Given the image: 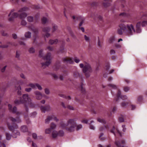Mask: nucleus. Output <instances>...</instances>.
I'll return each instance as SVG.
<instances>
[{
  "label": "nucleus",
  "instance_id": "864d4df0",
  "mask_svg": "<svg viewBox=\"0 0 147 147\" xmlns=\"http://www.w3.org/2000/svg\"><path fill=\"white\" fill-rule=\"evenodd\" d=\"M142 99V96H139L138 98V101L139 102H140Z\"/></svg>",
  "mask_w": 147,
  "mask_h": 147
},
{
  "label": "nucleus",
  "instance_id": "79ce46f5",
  "mask_svg": "<svg viewBox=\"0 0 147 147\" xmlns=\"http://www.w3.org/2000/svg\"><path fill=\"white\" fill-rule=\"evenodd\" d=\"M119 16H122L124 17H128L129 16V14L128 13H127L125 12H123V13H121L119 14Z\"/></svg>",
  "mask_w": 147,
  "mask_h": 147
},
{
  "label": "nucleus",
  "instance_id": "9b49d317",
  "mask_svg": "<svg viewBox=\"0 0 147 147\" xmlns=\"http://www.w3.org/2000/svg\"><path fill=\"white\" fill-rule=\"evenodd\" d=\"M119 27L120 29H119L117 30V32L119 34H122L123 31L125 32V29L126 28L125 25L121 23L119 25Z\"/></svg>",
  "mask_w": 147,
  "mask_h": 147
},
{
  "label": "nucleus",
  "instance_id": "473e14b6",
  "mask_svg": "<svg viewBox=\"0 0 147 147\" xmlns=\"http://www.w3.org/2000/svg\"><path fill=\"white\" fill-rule=\"evenodd\" d=\"M9 110H11V111L13 113H16V111H17V109L16 108L14 107H13V109H12L11 108H12V106L11 105L9 104Z\"/></svg>",
  "mask_w": 147,
  "mask_h": 147
},
{
  "label": "nucleus",
  "instance_id": "f8f14e48",
  "mask_svg": "<svg viewBox=\"0 0 147 147\" xmlns=\"http://www.w3.org/2000/svg\"><path fill=\"white\" fill-rule=\"evenodd\" d=\"M24 84V82L22 80H20L18 82V84L19 85L15 87L16 89L18 90V94L19 95H21V88L20 86H22Z\"/></svg>",
  "mask_w": 147,
  "mask_h": 147
},
{
  "label": "nucleus",
  "instance_id": "1a4fd4ad",
  "mask_svg": "<svg viewBox=\"0 0 147 147\" xmlns=\"http://www.w3.org/2000/svg\"><path fill=\"white\" fill-rule=\"evenodd\" d=\"M142 26L144 27L147 25V21H144L142 23L141 22H139L137 23L136 26V32L137 33H140L141 31V29L140 28L141 25Z\"/></svg>",
  "mask_w": 147,
  "mask_h": 147
},
{
  "label": "nucleus",
  "instance_id": "cd10ccee",
  "mask_svg": "<svg viewBox=\"0 0 147 147\" xmlns=\"http://www.w3.org/2000/svg\"><path fill=\"white\" fill-rule=\"evenodd\" d=\"M105 129L107 130L109 129V127L108 125H107L100 127L99 128V130L100 131H105Z\"/></svg>",
  "mask_w": 147,
  "mask_h": 147
},
{
  "label": "nucleus",
  "instance_id": "6e6552de",
  "mask_svg": "<svg viewBox=\"0 0 147 147\" xmlns=\"http://www.w3.org/2000/svg\"><path fill=\"white\" fill-rule=\"evenodd\" d=\"M14 11L15 10L14 9L11 10L10 13L8 15L9 17L11 15V17L8 19V20L9 22L13 21L14 18H17L19 16V15L17 13L14 12Z\"/></svg>",
  "mask_w": 147,
  "mask_h": 147
},
{
  "label": "nucleus",
  "instance_id": "9d476101",
  "mask_svg": "<svg viewBox=\"0 0 147 147\" xmlns=\"http://www.w3.org/2000/svg\"><path fill=\"white\" fill-rule=\"evenodd\" d=\"M39 19V16L38 15L35 16L34 18L32 16H29L27 18V21L30 22H36Z\"/></svg>",
  "mask_w": 147,
  "mask_h": 147
},
{
  "label": "nucleus",
  "instance_id": "4be33fe9",
  "mask_svg": "<svg viewBox=\"0 0 147 147\" xmlns=\"http://www.w3.org/2000/svg\"><path fill=\"white\" fill-rule=\"evenodd\" d=\"M90 16L92 18L93 17L94 19H95L96 18H97L99 20V23L101 24V25H102L101 24L103 22V20L101 16L97 15L96 16H95L94 17H93L92 15H91Z\"/></svg>",
  "mask_w": 147,
  "mask_h": 147
},
{
  "label": "nucleus",
  "instance_id": "a211bd4d",
  "mask_svg": "<svg viewBox=\"0 0 147 147\" xmlns=\"http://www.w3.org/2000/svg\"><path fill=\"white\" fill-rule=\"evenodd\" d=\"M56 126V125L54 123H51L50 125V128L47 129V131H48V133H49L51 132L52 130L55 129Z\"/></svg>",
  "mask_w": 147,
  "mask_h": 147
},
{
  "label": "nucleus",
  "instance_id": "c85d7f7f",
  "mask_svg": "<svg viewBox=\"0 0 147 147\" xmlns=\"http://www.w3.org/2000/svg\"><path fill=\"white\" fill-rule=\"evenodd\" d=\"M58 42V40L57 39H55L54 40L51 39L49 40V43L51 45L53 44H56Z\"/></svg>",
  "mask_w": 147,
  "mask_h": 147
},
{
  "label": "nucleus",
  "instance_id": "ddd939ff",
  "mask_svg": "<svg viewBox=\"0 0 147 147\" xmlns=\"http://www.w3.org/2000/svg\"><path fill=\"white\" fill-rule=\"evenodd\" d=\"M121 106L122 107L124 108H126L127 107L129 106H131V110H133L134 109L136 108V106L134 105H131L130 102L128 101L125 102H123L121 103Z\"/></svg>",
  "mask_w": 147,
  "mask_h": 147
},
{
  "label": "nucleus",
  "instance_id": "e433bc0d",
  "mask_svg": "<svg viewBox=\"0 0 147 147\" xmlns=\"http://www.w3.org/2000/svg\"><path fill=\"white\" fill-rule=\"evenodd\" d=\"M26 86L30 87L32 88H36V84L30 83Z\"/></svg>",
  "mask_w": 147,
  "mask_h": 147
},
{
  "label": "nucleus",
  "instance_id": "f03ea898",
  "mask_svg": "<svg viewBox=\"0 0 147 147\" xmlns=\"http://www.w3.org/2000/svg\"><path fill=\"white\" fill-rule=\"evenodd\" d=\"M29 9L26 7H24L20 9L18 11V12L19 13V17L20 19L22 20L21 22V24L22 25L25 26L26 24V22L23 20L27 16V14L25 13L29 11Z\"/></svg>",
  "mask_w": 147,
  "mask_h": 147
},
{
  "label": "nucleus",
  "instance_id": "ea45409f",
  "mask_svg": "<svg viewBox=\"0 0 147 147\" xmlns=\"http://www.w3.org/2000/svg\"><path fill=\"white\" fill-rule=\"evenodd\" d=\"M31 33L30 32H28L25 33V36L26 38H30L31 37Z\"/></svg>",
  "mask_w": 147,
  "mask_h": 147
},
{
  "label": "nucleus",
  "instance_id": "7c9ffc66",
  "mask_svg": "<svg viewBox=\"0 0 147 147\" xmlns=\"http://www.w3.org/2000/svg\"><path fill=\"white\" fill-rule=\"evenodd\" d=\"M115 130H116L118 133L120 134V132L118 129L117 128L115 129V128L114 126L113 127L112 129L110 130V132L111 133L113 134L114 135H115Z\"/></svg>",
  "mask_w": 147,
  "mask_h": 147
},
{
  "label": "nucleus",
  "instance_id": "338daca9",
  "mask_svg": "<svg viewBox=\"0 0 147 147\" xmlns=\"http://www.w3.org/2000/svg\"><path fill=\"white\" fill-rule=\"evenodd\" d=\"M52 76L55 79H57L58 78V76L55 74H52Z\"/></svg>",
  "mask_w": 147,
  "mask_h": 147
},
{
  "label": "nucleus",
  "instance_id": "a18cd8bd",
  "mask_svg": "<svg viewBox=\"0 0 147 147\" xmlns=\"http://www.w3.org/2000/svg\"><path fill=\"white\" fill-rule=\"evenodd\" d=\"M108 86H110L112 88L114 89H117V87L115 85L111 84H109Z\"/></svg>",
  "mask_w": 147,
  "mask_h": 147
},
{
  "label": "nucleus",
  "instance_id": "b1692460",
  "mask_svg": "<svg viewBox=\"0 0 147 147\" xmlns=\"http://www.w3.org/2000/svg\"><path fill=\"white\" fill-rule=\"evenodd\" d=\"M59 42L61 44V46L60 48V51L61 53H63L64 51V46L65 45V42L63 40L59 41Z\"/></svg>",
  "mask_w": 147,
  "mask_h": 147
},
{
  "label": "nucleus",
  "instance_id": "09e8293b",
  "mask_svg": "<svg viewBox=\"0 0 147 147\" xmlns=\"http://www.w3.org/2000/svg\"><path fill=\"white\" fill-rule=\"evenodd\" d=\"M29 51L30 53H33L35 52V50L33 47H31L29 49Z\"/></svg>",
  "mask_w": 147,
  "mask_h": 147
},
{
  "label": "nucleus",
  "instance_id": "412c9836",
  "mask_svg": "<svg viewBox=\"0 0 147 147\" xmlns=\"http://www.w3.org/2000/svg\"><path fill=\"white\" fill-rule=\"evenodd\" d=\"M52 120H54L57 122L59 121L58 119L53 115L48 116L47 117V121H49Z\"/></svg>",
  "mask_w": 147,
  "mask_h": 147
},
{
  "label": "nucleus",
  "instance_id": "20e7f679",
  "mask_svg": "<svg viewBox=\"0 0 147 147\" xmlns=\"http://www.w3.org/2000/svg\"><path fill=\"white\" fill-rule=\"evenodd\" d=\"M80 67L81 68H83V71L85 74L86 76L88 77L90 76V73L91 72L92 69L89 64L86 62H84V64H80Z\"/></svg>",
  "mask_w": 147,
  "mask_h": 147
},
{
  "label": "nucleus",
  "instance_id": "680f3d73",
  "mask_svg": "<svg viewBox=\"0 0 147 147\" xmlns=\"http://www.w3.org/2000/svg\"><path fill=\"white\" fill-rule=\"evenodd\" d=\"M129 89V87L125 86L124 88V90L125 92L128 91Z\"/></svg>",
  "mask_w": 147,
  "mask_h": 147
},
{
  "label": "nucleus",
  "instance_id": "f704fd0d",
  "mask_svg": "<svg viewBox=\"0 0 147 147\" xmlns=\"http://www.w3.org/2000/svg\"><path fill=\"white\" fill-rule=\"evenodd\" d=\"M64 132L62 130H60L58 132V135L59 136H63L64 135Z\"/></svg>",
  "mask_w": 147,
  "mask_h": 147
},
{
  "label": "nucleus",
  "instance_id": "a19ab883",
  "mask_svg": "<svg viewBox=\"0 0 147 147\" xmlns=\"http://www.w3.org/2000/svg\"><path fill=\"white\" fill-rule=\"evenodd\" d=\"M97 121L100 123L105 124L106 123V122L105 120L103 119H101L100 118H98L97 119Z\"/></svg>",
  "mask_w": 147,
  "mask_h": 147
},
{
  "label": "nucleus",
  "instance_id": "bf43d9fd",
  "mask_svg": "<svg viewBox=\"0 0 147 147\" xmlns=\"http://www.w3.org/2000/svg\"><path fill=\"white\" fill-rule=\"evenodd\" d=\"M115 38L114 36H113L110 38L109 40V42L110 43H112L114 40Z\"/></svg>",
  "mask_w": 147,
  "mask_h": 147
},
{
  "label": "nucleus",
  "instance_id": "f257e3e1",
  "mask_svg": "<svg viewBox=\"0 0 147 147\" xmlns=\"http://www.w3.org/2000/svg\"><path fill=\"white\" fill-rule=\"evenodd\" d=\"M76 119L74 118L69 119L66 124L63 122L61 121L60 123V127L63 129H65L69 132L74 131L75 127L76 130L78 131L82 128L81 124L77 125L76 121Z\"/></svg>",
  "mask_w": 147,
  "mask_h": 147
},
{
  "label": "nucleus",
  "instance_id": "c756f323",
  "mask_svg": "<svg viewBox=\"0 0 147 147\" xmlns=\"http://www.w3.org/2000/svg\"><path fill=\"white\" fill-rule=\"evenodd\" d=\"M57 136H58V132L55 130L53 131L52 133V137L53 138H55Z\"/></svg>",
  "mask_w": 147,
  "mask_h": 147
},
{
  "label": "nucleus",
  "instance_id": "393cba45",
  "mask_svg": "<svg viewBox=\"0 0 147 147\" xmlns=\"http://www.w3.org/2000/svg\"><path fill=\"white\" fill-rule=\"evenodd\" d=\"M36 97L37 99H40L42 97V95L38 91H36L34 92Z\"/></svg>",
  "mask_w": 147,
  "mask_h": 147
},
{
  "label": "nucleus",
  "instance_id": "774afa93",
  "mask_svg": "<svg viewBox=\"0 0 147 147\" xmlns=\"http://www.w3.org/2000/svg\"><path fill=\"white\" fill-rule=\"evenodd\" d=\"M84 38L87 41H89V38L88 37H87L86 35H85L84 36Z\"/></svg>",
  "mask_w": 147,
  "mask_h": 147
},
{
  "label": "nucleus",
  "instance_id": "423d86ee",
  "mask_svg": "<svg viewBox=\"0 0 147 147\" xmlns=\"http://www.w3.org/2000/svg\"><path fill=\"white\" fill-rule=\"evenodd\" d=\"M125 32L128 35H132L134 32H136L133 25L132 24H127L126 26Z\"/></svg>",
  "mask_w": 147,
  "mask_h": 147
},
{
  "label": "nucleus",
  "instance_id": "0e129e2a",
  "mask_svg": "<svg viewBox=\"0 0 147 147\" xmlns=\"http://www.w3.org/2000/svg\"><path fill=\"white\" fill-rule=\"evenodd\" d=\"M74 60L75 62L77 63H78L80 61V60L79 59H78L77 57H75L74 58Z\"/></svg>",
  "mask_w": 147,
  "mask_h": 147
},
{
  "label": "nucleus",
  "instance_id": "0eeeda50",
  "mask_svg": "<svg viewBox=\"0 0 147 147\" xmlns=\"http://www.w3.org/2000/svg\"><path fill=\"white\" fill-rule=\"evenodd\" d=\"M44 51L43 50H40L39 51V57L41 58L42 60L45 61V62H41V64L42 68H45L46 67V56L44 53Z\"/></svg>",
  "mask_w": 147,
  "mask_h": 147
},
{
  "label": "nucleus",
  "instance_id": "7ed1b4c3",
  "mask_svg": "<svg viewBox=\"0 0 147 147\" xmlns=\"http://www.w3.org/2000/svg\"><path fill=\"white\" fill-rule=\"evenodd\" d=\"M31 99L27 94H24L23 95L22 98H21L20 100H16L15 103L16 104L24 103L26 107V111H27L26 106L29 105L31 103Z\"/></svg>",
  "mask_w": 147,
  "mask_h": 147
},
{
  "label": "nucleus",
  "instance_id": "c03bdc74",
  "mask_svg": "<svg viewBox=\"0 0 147 147\" xmlns=\"http://www.w3.org/2000/svg\"><path fill=\"white\" fill-rule=\"evenodd\" d=\"M40 109L42 113H45L46 111V108L45 107L42 106L41 107Z\"/></svg>",
  "mask_w": 147,
  "mask_h": 147
},
{
  "label": "nucleus",
  "instance_id": "13d9d810",
  "mask_svg": "<svg viewBox=\"0 0 147 147\" xmlns=\"http://www.w3.org/2000/svg\"><path fill=\"white\" fill-rule=\"evenodd\" d=\"M37 114L36 112H34L31 113V116L32 117H35Z\"/></svg>",
  "mask_w": 147,
  "mask_h": 147
},
{
  "label": "nucleus",
  "instance_id": "dca6fc26",
  "mask_svg": "<svg viewBox=\"0 0 147 147\" xmlns=\"http://www.w3.org/2000/svg\"><path fill=\"white\" fill-rule=\"evenodd\" d=\"M52 59L51 53H49L47 54V67L51 64Z\"/></svg>",
  "mask_w": 147,
  "mask_h": 147
},
{
  "label": "nucleus",
  "instance_id": "3c124183",
  "mask_svg": "<svg viewBox=\"0 0 147 147\" xmlns=\"http://www.w3.org/2000/svg\"><path fill=\"white\" fill-rule=\"evenodd\" d=\"M98 4V3L95 2L92 3L91 5L92 7L96 6L99 5Z\"/></svg>",
  "mask_w": 147,
  "mask_h": 147
},
{
  "label": "nucleus",
  "instance_id": "e2e57ef3",
  "mask_svg": "<svg viewBox=\"0 0 147 147\" xmlns=\"http://www.w3.org/2000/svg\"><path fill=\"white\" fill-rule=\"evenodd\" d=\"M32 89L31 88H26L25 90L27 92H29L31 91Z\"/></svg>",
  "mask_w": 147,
  "mask_h": 147
},
{
  "label": "nucleus",
  "instance_id": "2f4dec72",
  "mask_svg": "<svg viewBox=\"0 0 147 147\" xmlns=\"http://www.w3.org/2000/svg\"><path fill=\"white\" fill-rule=\"evenodd\" d=\"M20 130L23 132H26L28 131V128L26 126L23 125L21 127Z\"/></svg>",
  "mask_w": 147,
  "mask_h": 147
},
{
  "label": "nucleus",
  "instance_id": "5fc2aeb1",
  "mask_svg": "<svg viewBox=\"0 0 147 147\" xmlns=\"http://www.w3.org/2000/svg\"><path fill=\"white\" fill-rule=\"evenodd\" d=\"M37 87L39 90H41L42 88L41 86L38 84H36V88Z\"/></svg>",
  "mask_w": 147,
  "mask_h": 147
},
{
  "label": "nucleus",
  "instance_id": "052dcab7",
  "mask_svg": "<svg viewBox=\"0 0 147 147\" xmlns=\"http://www.w3.org/2000/svg\"><path fill=\"white\" fill-rule=\"evenodd\" d=\"M32 136L33 138H34V139H36L37 138V134L34 133H33L32 134Z\"/></svg>",
  "mask_w": 147,
  "mask_h": 147
},
{
  "label": "nucleus",
  "instance_id": "58836bf2",
  "mask_svg": "<svg viewBox=\"0 0 147 147\" xmlns=\"http://www.w3.org/2000/svg\"><path fill=\"white\" fill-rule=\"evenodd\" d=\"M81 19L82 20L80 22V23L79 24V26H80L82 25V24H83L84 22V20L82 19V17L80 16L77 17V19L78 20H79V19Z\"/></svg>",
  "mask_w": 147,
  "mask_h": 147
},
{
  "label": "nucleus",
  "instance_id": "a878e982",
  "mask_svg": "<svg viewBox=\"0 0 147 147\" xmlns=\"http://www.w3.org/2000/svg\"><path fill=\"white\" fill-rule=\"evenodd\" d=\"M61 105L63 106V107L65 108H67L68 109H69L70 110H74V108L73 107H72V106H70L69 105H67L66 106L65 105V104L63 102H62L61 103Z\"/></svg>",
  "mask_w": 147,
  "mask_h": 147
},
{
  "label": "nucleus",
  "instance_id": "4d7b16f0",
  "mask_svg": "<svg viewBox=\"0 0 147 147\" xmlns=\"http://www.w3.org/2000/svg\"><path fill=\"white\" fill-rule=\"evenodd\" d=\"M103 133H101L99 136V138L101 140H103L105 139V138H101V137L103 136Z\"/></svg>",
  "mask_w": 147,
  "mask_h": 147
},
{
  "label": "nucleus",
  "instance_id": "37998d69",
  "mask_svg": "<svg viewBox=\"0 0 147 147\" xmlns=\"http://www.w3.org/2000/svg\"><path fill=\"white\" fill-rule=\"evenodd\" d=\"M6 138L7 140H9L10 139L11 137V135L8 133H6Z\"/></svg>",
  "mask_w": 147,
  "mask_h": 147
},
{
  "label": "nucleus",
  "instance_id": "72a5a7b5",
  "mask_svg": "<svg viewBox=\"0 0 147 147\" xmlns=\"http://www.w3.org/2000/svg\"><path fill=\"white\" fill-rule=\"evenodd\" d=\"M46 23V18L43 17L41 19V24L42 25H45Z\"/></svg>",
  "mask_w": 147,
  "mask_h": 147
},
{
  "label": "nucleus",
  "instance_id": "6e6d98bb",
  "mask_svg": "<svg viewBox=\"0 0 147 147\" xmlns=\"http://www.w3.org/2000/svg\"><path fill=\"white\" fill-rule=\"evenodd\" d=\"M53 32H54L57 30V26L55 24H53Z\"/></svg>",
  "mask_w": 147,
  "mask_h": 147
},
{
  "label": "nucleus",
  "instance_id": "69168bd1",
  "mask_svg": "<svg viewBox=\"0 0 147 147\" xmlns=\"http://www.w3.org/2000/svg\"><path fill=\"white\" fill-rule=\"evenodd\" d=\"M1 33L2 34L3 36H6L7 35V33L4 31H2Z\"/></svg>",
  "mask_w": 147,
  "mask_h": 147
},
{
  "label": "nucleus",
  "instance_id": "6ab92c4d",
  "mask_svg": "<svg viewBox=\"0 0 147 147\" xmlns=\"http://www.w3.org/2000/svg\"><path fill=\"white\" fill-rule=\"evenodd\" d=\"M121 143L119 141H117L116 140L115 144L118 147H124L122 146V145H123L125 144V141L124 140H121Z\"/></svg>",
  "mask_w": 147,
  "mask_h": 147
},
{
  "label": "nucleus",
  "instance_id": "8fccbe9b",
  "mask_svg": "<svg viewBox=\"0 0 147 147\" xmlns=\"http://www.w3.org/2000/svg\"><path fill=\"white\" fill-rule=\"evenodd\" d=\"M93 122H94V121H90V129H91L94 130L95 129L93 125L91 124V123Z\"/></svg>",
  "mask_w": 147,
  "mask_h": 147
},
{
  "label": "nucleus",
  "instance_id": "2eb2a0df",
  "mask_svg": "<svg viewBox=\"0 0 147 147\" xmlns=\"http://www.w3.org/2000/svg\"><path fill=\"white\" fill-rule=\"evenodd\" d=\"M62 61L64 63L72 64L74 63V61L71 58L68 57L62 58Z\"/></svg>",
  "mask_w": 147,
  "mask_h": 147
},
{
  "label": "nucleus",
  "instance_id": "f3484780",
  "mask_svg": "<svg viewBox=\"0 0 147 147\" xmlns=\"http://www.w3.org/2000/svg\"><path fill=\"white\" fill-rule=\"evenodd\" d=\"M60 62L59 61H57L53 67V68L54 70L57 71L60 67Z\"/></svg>",
  "mask_w": 147,
  "mask_h": 147
},
{
  "label": "nucleus",
  "instance_id": "bb28decb",
  "mask_svg": "<svg viewBox=\"0 0 147 147\" xmlns=\"http://www.w3.org/2000/svg\"><path fill=\"white\" fill-rule=\"evenodd\" d=\"M84 85V84L82 82L79 87V89L81 90L83 94H84L85 93V89L83 87Z\"/></svg>",
  "mask_w": 147,
  "mask_h": 147
},
{
  "label": "nucleus",
  "instance_id": "4468645a",
  "mask_svg": "<svg viewBox=\"0 0 147 147\" xmlns=\"http://www.w3.org/2000/svg\"><path fill=\"white\" fill-rule=\"evenodd\" d=\"M119 98H120L123 100H124L127 99V97L126 95H121L120 91L119 90L117 95V98L116 99V102L118 101Z\"/></svg>",
  "mask_w": 147,
  "mask_h": 147
},
{
  "label": "nucleus",
  "instance_id": "c9c22d12",
  "mask_svg": "<svg viewBox=\"0 0 147 147\" xmlns=\"http://www.w3.org/2000/svg\"><path fill=\"white\" fill-rule=\"evenodd\" d=\"M73 75L74 77L75 78H77L79 76L80 77V76L77 71H74Z\"/></svg>",
  "mask_w": 147,
  "mask_h": 147
},
{
  "label": "nucleus",
  "instance_id": "aec40b11",
  "mask_svg": "<svg viewBox=\"0 0 147 147\" xmlns=\"http://www.w3.org/2000/svg\"><path fill=\"white\" fill-rule=\"evenodd\" d=\"M104 2L102 3L103 5L105 7H107L110 5L112 0H103Z\"/></svg>",
  "mask_w": 147,
  "mask_h": 147
},
{
  "label": "nucleus",
  "instance_id": "5701e85b",
  "mask_svg": "<svg viewBox=\"0 0 147 147\" xmlns=\"http://www.w3.org/2000/svg\"><path fill=\"white\" fill-rule=\"evenodd\" d=\"M9 119L12 123H19L21 122V120L19 117H17L16 119L11 117Z\"/></svg>",
  "mask_w": 147,
  "mask_h": 147
},
{
  "label": "nucleus",
  "instance_id": "39448f33",
  "mask_svg": "<svg viewBox=\"0 0 147 147\" xmlns=\"http://www.w3.org/2000/svg\"><path fill=\"white\" fill-rule=\"evenodd\" d=\"M8 126L9 129L13 131V137L14 138H16L17 136L20 135L19 131L16 130L17 128V126H14L11 125L10 123H8Z\"/></svg>",
  "mask_w": 147,
  "mask_h": 147
},
{
  "label": "nucleus",
  "instance_id": "603ef678",
  "mask_svg": "<svg viewBox=\"0 0 147 147\" xmlns=\"http://www.w3.org/2000/svg\"><path fill=\"white\" fill-rule=\"evenodd\" d=\"M119 121L121 122H122L124 121V117L123 116H121L119 118Z\"/></svg>",
  "mask_w": 147,
  "mask_h": 147
},
{
  "label": "nucleus",
  "instance_id": "de8ad7c7",
  "mask_svg": "<svg viewBox=\"0 0 147 147\" xmlns=\"http://www.w3.org/2000/svg\"><path fill=\"white\" fill-rule=\"evenodd\" d=\"M110 68V65L109 63L107 62L105 66V69L107 71Z\"/></svg>",
  "mask_w": 147,
  "mask_h": 147
},
{
  "label": "nucleus",
  "instance_id": "49530a36",
  "mask_svg": "<svg viewBox=\"0 0 147 147\" xmlns=\"http://www.w3.org/2000/svg\"><path fill=\"white\" fill-rule=\"evenodd\" d=\"M50 30V28L47 26V38L48 37L50 36V34L48 33Z\"/></svg>",
  "mask_w": 147,
  "mask_h": 147
},
{
  "label": "nucleus",
  "instance_id": "4c0bfd02",
  "mask_svg": "<svg viewBox=\"0 0 147 147\" xmlns=\"http://www.w3.org/2000/svg\"><path fill=\"white\" fill-rule=\"evenodd\" d=\"M59 96L61 97H63L64 98L67 99L68 100H70L71 99V97L69 96H66L62 94H59Z\"/></svg>",
  "mask_w": 147,
  "mask_h": 147
}]
</instances>
